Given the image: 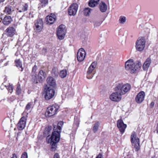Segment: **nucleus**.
Returning <instances> with one entry per match:
<instances>
[{
    "mask_svg": "<svg viewBox=\"0 0 158 158\" xmlns=\"http://www.w3.org/2000/svg\"><path fill=\"white\" fill-rule=\"evenodd\" d=\"M141 65L140 61L134 63L132 60H129L127 61L125 63V67L126 69L130 70L131 73H133L140 67Z\"/></svg>",
    "mask_w": 158,
    "mask_h": 158,
    "instance_id": "obj_1",
    "label": "nucleus"
},
{
    "mask_svg": "<svg viewBox=\"0 0 158 158\" xmlns=\"http://www.w3.org/2000/svg\"><path fill=\"white\" fill-rule=\"evenodd\" d=\"M131 86L128 83L123 85L122 83L118 84L115 88V91L119 92L122 95L125 94L131 89Z\"/></svg>",
    "mask_w": 158,
    "mask_h": 158,
    "instance_id": "obj_2",
    "label": "nucleus"
},
{
    "mask_svg": "<svg viewBox=\"0 0 158 158\" xmlns=\"http://www.w3.org/2000/svg\"><path fill=\"white\" fill-rule=\"evenodd\" d=\"M131 141L132 145L135 148L136 151H138L140 149L139 140L136 136V133L133 131L131 136Z\"/></svg>",
    "mask_w": 158,
    "mask_h": 158,
    "instance_id": "obj_3",
    "label": "nucleus"
},
{
    "mask_svg": "<svg viewBox=\"0 0 158 158\" xmlns=\"http://www.w3.org/2000/svg\"><path fill=\"white\" fill-rule=\"evenodd\" d=\"M44 98L46 100H48L52 98L55 94V91L54 89L46 85L44 90Z\"/></svg>",
    "mask_w": 158,
    "mask_h": 158,
    "instance_id": "obj_4",
    "label": "nucleus"
},
{
    "mask_svg": "<svg viewBox=\"0 0 158 158\" xmlns=\"http://www.w3.org/2000/svg\"><path fill=\"white\" fill-rule=\"evenodd\" d=\"M59 106L56 104L52 105V106H49L47 108L45 113V115L46 116L51 117L55 115L59 109Z\"/></svg>",
    "mask_w": 158,
    "mask_h": 158,
    "instance_id": "obj_5",
    "label": "nucleus"
},
{
    "mask_svg": "<svg viewBox=\"0 0 158 158\" xmlns=\"http://www.w3.org/2000/svg\"><path fill=\"white\" fill-rule=\"evenodd\" d=\"M44 28V23L42 19H39L34 22V30L36 32H41Z\"/></svg>",
    "mask_w": 158,
    "mask_h": 158,
    "instance_id": "obj_6",
    "label": "nucleus"
},
{
    "mask_svg": "<svg viewBox=\"0 0 158 158\" xmlns=\"http://www.w3.org/2000/svg\"><path fill=\"white\" fill-rule=\"evenodd\" d=\"M145 39L144 37H141L138 38L136 43V49L139 52L143 50L145 46Z\"/></svg>",
    "mask_w": 158,
    "mask_h": 158,
    "instance_id": "obj_7",
    "label": "nucleus"
},
{
    "mask_svg": "<svg viewBox=\"0 0 158 158\" xmlns=\"http://www.w3.org/2000/svg\"><path fill=\"white\" fill-rule=\"evenodd\" d=\"M97 63L96 62L94 61L92 63L91 65L88 69L87 72L86 77L88 79H92L95 74L96 72L95 70L96 67Z\"/></svg>",
    "mask_w": 158,
    "mask_h": 158,
    "instance_id": "obj_8",
    "label": "nucleus"
},
{
    "mask_svg": "<svg viewBox=\"0 0 158 158\" xmlns=\"http://www.w3.org/2000/svg\"><path fill=\"white\" fill-rule=\"evenodd\" d=\"M16 26L13 25L8 27L4 31L3 35H6L8 37H12L16 33Z\"/></svg>",
    "mask_w": 158,
    "mask_h": 158,
    "instance_id": "obj_9",
    "label": "nucleus"
},
{
    "mask_svg": "<svg viewBox=\"0 0 158 158\" xmlns=\"http://www.w3.org/2000/svg\"><path fill=\"white\" fill-rule=\"evenodd\" d=\"M65 32L66 29L65 25L62 24L58 27L56 35L59 39L61 40L64 38Z\"/></svg>",
    "mask_w": 158,
    "mask_h": 158,
    "instance_id": "obj_10",
    "label": "nucleus"
},
{
    "mask_svg": "<svg viewBox=\"0 0 158 158\" xmlns=\"http://www.w3.org/2000/svg\"><path fill=\"white\" fill-rule=\"evenodd\" d=\"M54 131L49 139L51 142L57 143L60 139V132L58 130Z\"/></svg>",
    "mask_w": 158,
    "mask_h": 158,
    "instance_id": "obj_11",
    "label": "nucleus"
},
{
    "mask_svg": "<svg viewBox=\"0 0 158 158\" xmlns=\"http://www.w3.org/2000/svg\"><path fill=\"white\" fill-rule=\"evenodd\" d=\"M115 91V92L112 93L110 95V98L113 101L118 102L121 100L122 95L119 92H117L116 91Z\"/></svg>",
    "mask_w": 158,
    "mask_h": 158,
    "instance_id": "obj_12",
    "label": "nucleus"
},
{
    "mask_svg": "<svg viewBox=\"0 0 158 158\" xmlns=\"http://www.w3.org/2000/svg\"><path fill=\"white\" fill-rule=\"evenodd\" d=\"M46 82L47 84L46 85L55 89L56 88V84L55 79L52 77L49 76L47 77L46 79Z\"/></svg>",
    "mask_w": 158,
    "mask_h": 158,
    "instance_id": "obj_13",
    "label": "nucleus"
},
{
    "mask_svg": "<svg viewBox=\"0 0 158 158\" xmlns=\"http://www.w3.org/2000/svg\"><path fill=\"white\" fill-rule=\"evenodd\" d=\"M78 6L74 3L72 4L68 9V14L70 15H74L76 14L78 10Z\"/></svg>",
    "mask_w": 158,
    "mask_h": 158,
    "instance_id": "obj_14",
    "label": "nucleus"
},
{
    "mask_svg": "<svg viewBox=\"0 0 158 158\" xmlns=\"http://www.w3.org/2000/svg\"><path fill=\"white\" fill-rule=\"evenodd\" d=\"M85 52L84 49L83 48H80L77 53V58L79 62H81L85 58Z\"/></svg>",
    "mask_w": 158,
    "mask_h": 158,
    "instance_id": "obj_15",
    "label": "nucleus"
},
{
    "mask_svg": "<svg viewBox=\"0 0 158 158\" xmlns=\"http://www.w3.org/2000/svg\"><path fill=\"white\" fill-rule=\"evenodd\" d=\"M117 126L120 131L123 133L124 132L125 129L127 127V125L124 123L123 120L119 119L117 121Z\"/></svg>",
    "mask_w": 158,
    "mask_h": 158,
    "instance_id": "obj_16",
    "label": "nucleus"
},
{
    "mask_svg": "<svg viewBox=\"0 0 158 158\" xmlns=\"http://www.w3.org/2000/svg\"><path fill=\"white\" fill-rule=\"evenodd\" d=\"M26 120V119L25 117H23L21 118L18 123V128L19 130H21L25 127Z\"/></svg>",
    "mask_w": 158,
    "mask_h": 158,
    "instance_id": "obj_17",
    "label": "nucleus"
},
{
    "mask_svg": "<svg viewBox=\"0 0 158 158\" xmlns=\"http://www.w3.org/2000/svg\"><path fill=\"white\" fill-rule=\"evenodd\" d=\"M145 94L143 91H141L137 95L135 98V101L139 103H141L144 99Z\"/></svg>",
    "mask_w": 158,
    "mask_h": 158,
    "instance_id": "obj_18",
    "label": "nucleus"
},
{
    "mask_svg": "<svg viewBox=\"0 0 158 158\" xmlns=\"http://www.w3.org/2000/svg\"><path fill=\"white\" fill-rule=\"evenodd\" d=\"M45 20L47 22V24H52L56 20L55 16L51 14L50 15H48L46 17Z\"/></svg>",
    "mask_w": 158,
    "mask_h": 158,
    "instance_id": "obj_19",
    "label": "nucleus"
},
{
    "mask_svg": "<svg viewBox=\"0 0 158 158\" xmlns=\"http://www.w3.org/2000/svg\"><path fill=\"white\" fill-rule=\"evenodd\" d=\"M28 5L26 3H23L19 5L18 8V10L20 12H23L28 10Z\"/></svg>",
    "mask_w": 158,
    "mask_h": 158,
    "instance_id": "obj_20",
    "label": "nucleus"
},
{
    "mask_svg": "<svg viewBox=\"0 0 158 158\" xmlns=\"http://www.w3.org/2000/svg\"><path fill=\"white\" fill-rule=\"evenodd\" d=\"M151 63V59L150 57L148 58L144 63L143 65V69L144 70H147Z\"/></svg>",
    "mask_w": 158,
    "mask_h": 158,
    "instance_id": "obj_21",
    "label": "nucleus"
},
{
    "mask_svg": "<svg viewBox=\"0 0 158 158\" xmlns=\"http://www.w3.org/2000/svg\"><path fill=\"white\" fill-rule=\"evenodd\" d=\"M46 76V74L45 72L41 70L40 71L38 74L39 81L40 82L42 81L44 79Z\"/></svg>",
    "mask_w": 158,
    "mask_h": 158,
    "instance_id": "obj_22",
    "label": "nucleus"
},
{
    "mask_svg": "<svg viewBox=\"0 0 158 158\" xmlns=\"http://www.w3.org/2000/svg\"><path fill=\"white\" fill-rule=\"evenodd\" d=\"M99 9L102 12H104L107 9V6L103 2H101L99 4Z\"/></svg>",
    "mask_w": 158,
    "mask_h": 158,
    "instance_id": "obj_23",
    "label": "nucleus"
},
{
    "mask_svg": "<svg viewBox=\"0 0 158 158\" xmlns=\"http://www.w3.org/2000/svg\"><path fill=\"white\" fill-rule=\"evenodd\" d=\"M12 19L10 16L5 17L3 20V23L4 25H8L11 22Z\"/></svg>",
    "mask_w": 158,
    "mask_h": 158,
    "instance_id": "obj_24",
    "label": "nucleus"
},
{
    "mask_svg": "<svg viewBox=\"0 0 158 158\" xmlns=\"http://www.w3.org/2000/svg\"><path fill=\"white\" fill-rule=\"evenodd\" d=\"M100 0H89L88 2V5L90 7H94L98 4Z\"/></svg>",
    "mask_w": 158,
    "mask_h": 158,
    "instance_id": "obj_25",
    "label": "nucleus"
},
{
    "mask_svg": "<svg viewBox=\"0 0 158 158\" xmlns=\"http://www.w3.org/2000/svg\"><path fill=\"white\" fill-rule=\"evenodd\" d=\"M64 122L62 121H60L58 123L57 125L56 128V125L54 126L53 130L57 131L58 130V131H60V132H61V127L63 125Z\"/></svg>",
    "mask_w": 158,
    "mask_h": 158,
    "instance_id": "obj_26",
    "label": "nucleus"
},
{
    "mask_svg": "<svg viewBox=\"0 0 158 158\" xmlns=\"http://www.w3.org/2000/svg\"><path fill=\"white\" fill-rule=\"evenodd\" d=\"M92 10L89 7L84 8L83 11L84 15L86 16H89Z\"/></svg>",
    "mask_w": 158,
    "mask_h": 158,
    "instance_id": "obj_27",
    "label": "nucleus"
},
{
    "mask_svg": "<svg viewBox=\"0 0 158 158\" xmlns=\"http://www.w3.org/2000/svg\"><path fill=\"white\" fill-rule=\"evenodd\" d=\"M12 7L10 6H8L6 7L5 9L4 10V12L6 14L10 15L11 14L12 12Z\"/></svg>",
    "mask_w": 158,
    "mask_h": 158,
    "instance_id": "obj_28",
    "label": "nucleus"
},
{
    "mask_svg": "<svg viewBox=\"0 0 158 158\" xmlns=\"http://www.w3.org/2000/svg\"><path fill=\"white\" fill-rule=\"evenodd\" d=\"M15 62L16 66L19 68H21V71H23V68H22V63L20 60L19 59L16 60Z\"/></svg>",
    "mask_w": 158,
    "mask_h": 158,
    "instance_id": "obj_29",
    "label": "nucleus"
},
{
    "mask_svg": "<svg viewBox=\"0 0 158 158\" xmlns=\"http://www.w3.org/2000/svg\"><path fill=\"white\" fill-rule=\"evenodd\" d=\"M67 72L66 70H63L60 71V76L62 78H64L67 75Z\"/></svg>",
    "mask_w": 158,
    "mask_h": 158,
    "instance_id": "obj_30",
    "label": "nucleus"
},
{
    "mask_svg": "<svg viewBox=\"0 0 158 158\" xmlns=\"http://www.w3.org/2000/svg\"><path fill=\"white\" fill-rule=\"evenodd\" d=\"M51 145V150L52 151H55L57 148V143H56L50 142Z\"/></svg>",
    "mask_w": 158,
    "mask_h": 158,
    "instance_id": "obj_31",
    "label": "nucleus"
},
{
    "mask_svg": "<svg viewBox=\"0 0 158 158\" xmlns=\"http://www.w3.org/2000/svg\"><path fill=\"white\" fill-rule=\"evenodd\" d=\"M40 2L41 3L39 4V5L41 6L42 7H45L48 3V0H40Z\"/></svg>",
    "mask_w": 158,
    "mask_h": 158,
    "instance_id": "obj_32",
    "label": "nucleus"
},
{
    "mask_svg": "<svg viewBox=\"0 0 158 158\" xmlns=\"http://www.w3.org/2000/svg\"><path fill=\"white\" fill-rule=\"evenodd\" d=\"M99 126V123L98 122H97L94 124L92 130L94 133L98 131Z\"/></svg>",
    "mask_w": 158,
    "mask_h": 158,
    "instance_id": "obj_33",
    "label": "nucleus"
},
{
    "mask_svg": "<svg viewBox=\"0 0 158 158\" xmlns=\"http://www.w3.org/2000/svg\"><path fill=\"white\" fill-rule=\"evenodd\" d=\"M31 76L32 81L34 82L36 81L37 80V75L36 73H31Z\"/></svg>",
    "mask_w": 158,
    "mask_h": 158,
    "instance_id": "obj_34",
    "label": "nucleus"
},
{
    "mask_svg": "<svg viewBox=\"0 0 158 158\" xmlns=\"http://www.w3.org/2000/svg\"><path fill=\"white\" fill-rule=\"evenodd\" d=\"M126 20V18L125 16H121L120 17L119 21L120 23L123 24L125 23Z\"/></svg>",
    "mask_w": 158,
    "mask_h": 158,
    "instance_id": "obj_35",
    "label": "nucleus"
},
{
    "mask_svg": "<svg viewBox=\"0 0 158 158\" xmlns=\"http://www.w3.org/2000/svg\"><path fill=\"white\" fill-rule=\"evenodd\" d=\"M52 73L55 77L57 76L58 74L57 69L55 68H53L52 70Z\"/></svg>",
    "mask_w": 158,
    "mask_h": 158,
    "instance_id": "obj_36",
    "label": "nucleus"
},
{
    "mask_svg": "<svg viewBox=\"0 0 158 158\" xmlns=\"http://www.w3.org/2000/svg\"><path fill=\"white\" fill-rule=\"evenodd\" d=\"M6 88L8 91L11 93L12 92L13 89L12 85L9 84V85L7 86Z\"/></svg>",
    "mask_w": 158,
    "mask_h": 158,
    "instance_id": "obj_37",
    "label": "nucleus"
},
{
    "mask_svg": "<svg viewBox=\"0 0 158 158\" xmlns=\"http://www.w3.org/2000/svg\"><path fill=\"white\" fill-rule=\"evenodd\" d=\"M22 90L20 85L18 86L16 89V94L17 95H19L21 93Z\"/></svg>",
    "mask_w": 158,
    "mask_h": 158,
    "instance_id": "obj_38",
    "label": "nucleus"
},
{
    "mask_svg": "<svg viewBox=\"0 0 158 158\" xmlns=\"http://www.w3.org/2000/svg\"><path fill=\"white\" fill-rule=\"evenodd\" d=\"M32 104V102L28 103L26 107V110H29L30 109Z\"/></svg>",
    "mask_w": 158,
    "mask_h": 158,
    "instance_id": "obj_39",
    "label": "nucleus"
},
{
    "mask_svg": "<svg viewBox=\"0 0 158 158\" xmlns=\"http://www.w3.org/2000/svg\"><path fill=\"white\" fill-rule=\"evenodd\" d=\"M37 69V66L35 64L33 67L31 73H36V71Z\"/></svg>",
    "mask_w": 158,
    "mask_h": 158,
    "instance_id": "obj_40",
    "label": "nucleus"
},
{
    "mask_svg": "<svg viewBox=\"0 0 158 158\" xmlns=\"http://www.w3.org/2000/svg\"><path fill=\"white\" fill-rule=\"evenodd\" d=\"M99 43L101 44L103 43H105L106 40L105 39L102 38H100L99 40Z\"/></svg>",
    "mask_w": 158,
    "mask_h": 158,
    "instance_id": "obj_41",
    "label": "nucleus"
},
{
    "mask_svg": "<svg viewBox=\"0 0 158 158\" xmlns=\"http://www.w3.org/2000/svg\"><path fill=\"white\" fill-rule=\"evenodd\" d=\"M52 129V127L51 126H49L48 128H46L45 129V132L48 131V134H49L50 130Z\"/></svg>",
    "mask_w": 158,
    "mask_h": 158,
    "instance_id": "obj_42",
    "label": "nucleus"
},
{
    "mask_svg": "<svg viewBox=\"0 0 158 158\" xmlns=\"http://www.w3.org/2000/svg\"><path fill=\"white\" fill-rule=\"evenodd\" d=\"M21 158H28L27 155V152H24L22 155Z\"/></svg>",
    "mask_w": 158,
    "mask_h": 158,
    "instance_id": "obj_43",
    "label": "nucleus"
},
{
    "mask_svg": "<svg viewBox=\"0 0 158 158\" xmlns=\"http://www.w3.org/2000/svg\"><path fill=\"white\" fill-rule=\"evenodd\" d=\"M42 52L43 54H45L47 52V49L45 48H44L42 50Z\"/></svg>",
    "mask_w": 158,
    "mask_h": 158,
    "instance_id": "obj_44",
    "label": "nucleus"
},
{
    "mask_svg": "<svg viewBox=\"0 0 158 158\" xmlns=\"http://www.w3.org/2000/svg\"><path fill=\"white\" fill-rule=\"evenodd\" d=\"M54 158H60L59 154L58 153H56L54 156Z\"/></svg>",
    "mask_w": 158,
    "mask_h": 158,
    "instance_id": "obj_45",
    "label": "nucleus"
},
{
    "mask_svg": "<svg viewBox=\"0 0 158 158\" xmlns=\"http://www.w3.org/2000/svg\"><path fill=\"white\" fill-rule=\"evenodd\" d=\"M96 158H103L102 155L100 153L98 155Z\"/></svg>",
    "mask_w": 158,
    "mask_h": 158,
    "instance_id": "obj_46",
    "label": "nucleus"
},
{
    "mask_svg": "<svg viewBox=\"0 0 158 158\" xmlns=\"http://www.w3.org/2000/svg\"><path fill=\"white\" fill-rule=\"evenodd\" d=\"M101 24V23L100 22L96 23H95L94 24V26H99Z\"/></svg>",
    "mask_w": 158,
    "mask_h": 158,
    "instance_id": "obj_47",
    "label": "nucleus"
},
{
    "mask_svg": "<svg viewBox=\"0 0 158 158\" xmlns=\"http://www.w3.org/2000/svg\"><path fill=\"white\" fill-rule=\"evenodd\" d=\"M3 86H4L5 87H7V86H6V85L5 82H4L2 84V85L1 86V87H2Z\"/></svg>",
    "mask_w": 158,
    "mask_h": 158,
    "instance_id": "obj_48",
    "label": "nucleus"
},
{
    "mask_svg": "<svg viewBox=\"0 0 158 158\" xmlns=\"http://www.w3.org/2000/svg\"><path fill=\"white\" fill-rule=\"evenodd\" d=\"M154 105V102H152L151 104H150V106L152 108V107Z\"/></svg>",
    "mask_w": 158,
    "mask_h": 158,
    "instance_id": "obj_49",
    "label": "nucleus"
},
{
    "mask_svg": "<svg viewBox=\"0 0 158 158\" xmlns=\"http://www.w3.org/2000/svg\"><path fill=\"white\" fill-rule=\"evenodd\" d=\"M17 157L16 156V155L14 153L13 154V156L11 158H17Z\"/></svg>",
    "mask_w": 158,
    "mask_h": 158,
    "instance_id": "obj_50",
    "label": "nucleus"
},
{
    "mask_svg": "<svg viewBox=\"0 0 158 158\" xmlns=\"http://www.w3.org/2000/svg\"><path fill=\"white\" fill-rule=\"evenodd\" d=\"M150 29H147V33H149V32Z\"/></svg>",
    "mask_w": 158,
    "mask_h": 158,
    "instance_id": "obj_51",
    "label": "nucleus"
},
{
    "mask_svg": "<svg viewBox=\"0 0 158 158\" xmlns=\"http://www.w3.org/2000/svg\"><path fill=\"white\" fill-rule=\"evenodd\" d=\"M8 64V62H7L6 63H5L4 64V66H6Z\"/></svg>",
    "mask_w": 158,
    "mask_h": 158,
    "instance_id": "obj_52",
    "label": "nucleus"
},
{
    "mask_svg": "<svg viewBox=\"0 0 158 158\" xmlns=\"http://www.w3.org/2000/svg\"><path fill=\"white\" fill-rule=\"evenodd\" d=\"M4 1L5 0H0V3L4 2Z\"/></svg>",
    "mask_w": 158,
    "mask_h": 158,
    "instance_id": "obj_53",
    "label": "nucleus"
},
{
    "mask_svg": "<svg viewBox=\"0 0 158 158\" xmlns=\"http://www.w3.org/2000/svg\"><path fill=\"white\" fill-rule=\"evenodd\" d=\"M152 158H156V157L155 156H152Z\"/></svg>",
    "mask_w": 158,
    "mask_h": 158,
    "instance_id": "obj_54",
    "label": "nucleus"
}]
</instances>
